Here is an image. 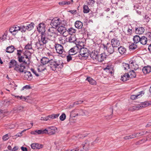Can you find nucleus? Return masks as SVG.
Listing matches in <instances>:
<instances>
[{"label": "nucleus", "mask_w": 151, "mask_h": 151, "mask_svg": "<svg viewBox=\"0 0 151 151\" xmlns=\"http://www.w3.org/2000/svg\"><path fill=\"white\" fill-rule=\"evenodd\" d=\"M142 71L144 74L148 73L151 71V67L149 66H145L143 68Z\"/></svg>", "instance_id": "obj_27"}, {"label": "nucleus", "mask_w": 151, "mask_h": 151, "mask_svg": "<svg viewBox=\"0 0 151 151\" xmlns=\"http://www.w3.org/2000/svg\"><path fill=\"white\" fill-rule=\"evenodd\" d=\"M86 80L88 81L92 85H93L95 83V81L89 77H87Z\"/></svg>", "instance_id": "obj_43"}, {"label": "nucleus", "mask_w": 151, "mask_h": 151, "mask_svg": "<svg viewBox=\"0 0 151 151\" xmlns=\"http://www.w3.org/2000/svg\"><path fill=\"white\" fill-rule=\"evenodd\" d=\"M7 35V34L6 32L4 33V34L3 36L2 37H0L1 39L3 40H5L6 39Z\"/></svg>", "instance_id": "obj_59"}, {"label": "nucleus", "mask_w": 151, "mask_h": 151, "mask_svg": "<svg viewBox=\"0 0 151 151\" xmlns=\"http://www.w3.org/2000/svg\"><path fill=\"white\" fill-rule=\"evenodd\" d=\"M76 112V113L74 114V115L73 116V117H75L76 116H83L85 115V113L84 111L82 109L74 110L72 111V112Z\"/></svg>", "instance_id": "obj_19"}, {"label": "nucleus", "mask_w": 151, "mask_h": 151, "mask_svg": "<svg viewBox=\"0 0 151 151\" xmlns=\"http://www.w3.org/2000/svg\"><path fill=\"white\" fill-rule=\"evenodd\" d=\"M80 44L83 43L82 42H79L77 44H76V46L70 49L68 52V54L73 55L76 54L79 51V46H81L80 45Z\"/></svg>", "instance_id": "obj_5"}, {"label": "nucleus", "mask_w": 151, "mask_h": 151, "mask_svg": "<svg viewBox=\"0 0 151 151\" xmlns=\"http://www.w3.org/2000/svg\"><path fill=\"white\" fill-rule=\"evenodd\" d=\"M75 26L76 28L78 29H81L82 33H85V29L84 28H82L83 24L82 22L80 21H77L75 23Z\"/></svg>", "instance_id": "obj_12"}, {"label": "nucleus", "mask_w": 151, "mask_h": 151, "mask_svg": "<svg viewBox=\"0 0 151 151\" xmlns=\"http://www.w3.org/2000/svg\"><path fill=\"white\" fill-rule=\"evenodd\" d=\"M53 128H54L53 127H50L48 128V129H47L46 133H47L50 135L55 134V129H53Z\"/></svg>", "instance_id": "obj_29"}, {"label": "nucleus", "mask_w": 151, "mask_h": 151, "mask_svg": "<svg viewBox=\"0 0 151 151\" xmlns=\"http://www.w3.org/2000/svg\"><path fill=\"white\" fill-rule=\"evenodd\" d=\"M23 107L22 106H18L17 107H15L14 109V110L15 111H23Z\"/></svg>", "instance_id": "obj_45"}, {"label": "nucleus", "mask_w": 151, "mask_h": 151, "mask_svg": "<svg viewBox=\"0 0 151 151\" xmlns=\"http://www.w3.org/2000/svg\"><path fill=\"white\" fill-rule=\"evenodd\" d=\"M89 145V142L88 140H86L83 143L82 145V146L83 148L82 151L88 150L90 149Z\"/></svg>", "instance_id": "obj_13"}, {"label": "nucleus", "mask_w": 151, "mask_h": 151, "mask_svg": "<svg viewBox=\"0 0 151 151\" xmlns=\"http://www.w3.org/2000/svg\"><path fill=\"white\" fill-rule=\"evenodd\" d=\"M142 93L144 94V93L143 91H141L139 92V94L136 95H132L131 96L130 98L132 100H135L138 98H140L141 96V94Z\"/></svg>", "instance_id": "obj_33"}, {"label": "nucleus", "mask_w": 151, "mask_h": 151, "mask_svg": "<svg viewBox=\"0 0 151 151\" xmlns=\"http://www.w3.org/2000/svg\"><path fill=\"white\" fill-rule=\"evenodd\" d=\"M48 65L51 70L55 71L57 68H63V63L62 60L51 58V60Z\"/></svg>", "instance_id": "obj_1"}, {"label": "nucleus", "mask_w": 151, "mask_h": 151, "mask_svg": "<svg viewBox=\"0 0 151 151\" xmlns=\"http://www.w3.org/2000/svg\"><path fill=\"white\" fill-rule=\"evenodd\" d=\"M9 87L14 88V90H15L16 88H15L17 86L14 82H13L12 83L9 85Z\"/></svg>", "instance_id": "obj_53"}, {"label": "nucleus", "mask_w": 151, "mask_h": 151, "mask_svg": "<svg viewBox=\"0 0 151 151\" xmlns=\"http://www.w3.org/2000/svg\"><path fill=\"white\" fill-rule=\"evenodd\" d=\"M17 29H14V27H11L9 28V32L11 33L13 32H15L16 30H17Z\"/></svg>", "instance_id": "obj_63"}, {"label": "nucleus", "mask_w": 151, "mask_h": 151, "mask_svg": "<svg viewBox=\"0 0 151 151\" xmlns=\"http://www.w3.org/2000/svg\"><path fill=\"white\" fill-rule=\"evenodd\" d=\"M118 50L119 53L121 55L124 54L126 52V49L123 46H120L118 48Z\"/></svg>", "instance_id": "obj_32"}, {"label": "nucleus", "mask_w": 151, "mask_h": 151, "mask_svg": "<svg viewBox=\"0 0 151 151\" xmlns=\"http://www.w3.org/2000/svg\"><path fill=\"white\" fill-rule=\"evenodd\" d=\"M66 117V116L65 114L63 113L60 117V119L61 121H63L65 119Z\"/></svg>", "instance_id": "obj_50"}, {"label": "nucleus", "mask_w": 151, "mask_h": 151, "mask_svg": "<svg viewBox=\"0 0 151 151\" xmlns=\"http://www.w3.org/2000/svg\"><path fill=\"white\" fill-rule=\"evenodd\" d=\"M76 40V37L73 35H71L69 37L68 41L70 42L76 43L75 42Z\"/></svg>", "instance_id": "obj_37"}, {"label": "nucleus", "mask_w": 151, "mask_h": 151, "mask_svg": "<svg viewBox=\"0 0 151 151\" xmlns=\"http://www.w3.org/2000/svg\"><path fill=\"white\" fill-rule=\"evenodd\" d=\"M18 63L14 60H11L9 63V68H15L17 65Z\"/></svg>", "instance_id": "obj_26"}, {"label": "nucleus", "mask_w": 151, "mask_h": 151, "mask_svg": "<svg viewBox=\"0 0 151 151\" xmlns=\"http://www.w3.org/2000/svg\"><path fill=\"white\" fill-rule=\"evenodd\" d=\"M90 57L94 60H97V59H98V53L97 51H95V50L93 51L92 52L90 53Z\"/></svg>", "instance_id": "obj_23"}, {"label": "nucleus", "mask_w": 151, "mask_h": 151, "mask_svg": "<svg viewBox=\"0 0 151 151\" xmlns=\"http://www.w3.org/2000/svg\"><path fill=\"white\" fill-rule=\"evenodd\" d=\"M41 120H42L47 121L50 120V118L48 117V116L45 117H42L41 118Z\"/></svg>", "instance_id": "obj_56"}, {"label": "nucleus", "mask_w": 151, "mask_h": 151, "mask_svg": "<svg viewBox=\"0 0 151 151\" xmlns=\"http://www.w3.org/2000/svg\"><path fill=\"white\" fill-rule=\"evenodd\" d=\"M80 54L81 56L84 57H88L90 53V51L87 48L81 47L79 48Z\"/></svg>", "instance_id": "obj_4"}, {"label": "nucleus", "mask_w": 151, "mask_h": 151, "mask_svg": "<svg viewBox=\"0 0 151 151\" xmlns=\"http://www.w3.org/2000/svg\"><path fill=\"white\" fill-rule=\"evenodd\" d=\"M24 77L25 79L28 81H30L32 78V75L29 71H26L24 73Z\"/></svg>", "instance_id": "obj_16"}, {"label": "nucleus", "mask_w": 151, "mask_h": 151, "mask_svg": "<svg viewBox=\"0 0 151 151\" xmlns=\"http://www.w3.org/2000/svg\"><path fill=\"white\" fill-rule=\"evenodd\" d=\"M31 88V87L29 85H26L24 86L22 88V90H23L24 89H30Z\"/></svg>", "instance_id": "obj_62"}, {"label": "nucleus", "mask_w": 151, "mask_h": 151, "mask_svg": "<svg viewBox=\"0 0 151 151\" xmlns=\"http://www.w3.org/2000/svg\"><path fill=\"white\" fill-rule=\"evenodd\" d=\"M10 136V134H7L3 137L2 139L4 141L6 140L9 138Z\"/></svg>", "instance_id": "obj_51"}, {"label": "nucleus", "mask_w": 151, "mask_h": 151, "mask_svg": "<svg viewBox=\"0 0 151 151\" xmlns=\"http://www.w3.org/2000/svg\"><path fill=\"white\" fill-rule=\"evenodd\" d=\"M18 59L19 62H22V64L24 65L29 64L30 63V60L28 56L24 53L22 56H18Z\"/></svg>", "instance_id": "obj_3"}, {"label": "nucleus", "mask_w": 151, "mask_h": 151, "mask_svg": "<svg viewBox=\"0 0 151 151\" xmlns=\"http://www.w3.org/2000/svg\"><path fill=\"white\" fill-rule=\"evenodd\" d=\"M130 64L124 63L123 64V66L125 70H128V69H130Z\"/></svg>", "instance_id": "obj_47"}, {"label": "nucleus", "mask_w": 151, "mask_h": 151, "mask_svg": "<svg viewBox=\"0 0 151 151\" xmlns=\"http://www.w3.org/2000/svg\"><path fill=\"white\" fill-rule=\"evenodd\" d=\"M150 105H151V101H145L142 103L141 104H140V107H141V109L142 108L147 107Z\"/></svg>", "instance_id": "obj_28"}, {"label": "nucleus", "mask_w": 151, "mask_h": 151, "mask_svg": "<svg viewBox=\"0 0 151 151\" xmlns=\"http://www.w3.org/2000/svg\"><path fill=\"white\" fill-rule=\"evenodd\" d=\"M129 64H130V67L132 69L134 70H137L139 68L138 65L136 64L135 62L132 60H131L129 62Z\"/></svg>", "instance_id": "obj_24"}, {"label": "nucleus", "mask_w": 151, "mask_h": 151, "mask_svg": "<svg viewBox=\"0 0 151 151\" xmlns=\"http://www.w3.org/2000/svg\"><path fill=\"white\" fill-rule=\"evenodd\" d=\"M106 55L105 53H102L99 55L98 54V59H97V61L100 62H102L106 58Z\"/></svg>", "instance_id": "obj_15"}, {"label": "nucleus", "mask_w": 151, "mask_h": 151, "mask_svg": "<svg viewBox=\"0 0 151 151\" xmlns=\"http://www.w3.org/2000/svg\"><path fill=\"white\" fill-rule=\"evenodd\" d=\"M66 32L69 34L72 35L73 34L76 32V30L72 27H70L68 29H67Z\"/></svg>", "instance_id": "obj_38"}, {"label": "nucleus", "mask_w": 151, "mask_h": 151, "mask_svg": "<svg viewBox=\"0 0 151 151\" xmlns=\"http://www.w3.org/2000/svg\"><path fill=\"white\" fill-rule=\"evenodd\" d=\"M31 70L32 71L35 75L36 76H39V75L38 73H37V72L36 70H35L34 69L32 68Z\"/></svg>", "instance_id": "obj_61"}, {"label": "nucleus", "mask_w": 151, "mask_h": 151, "mask_svg": "<svg viewBox=\"0 0 151 151\" xmlns=\"http://www.w3.org/2000/svg\"><path fill=\"white\" fill-rule=\"evenodd\" d=\"M111 45L114 47H117L120 45V42L119 40L116 38L111 39Z\"/></svg>", "instance_id": "obj_14"}, {"label": "nucleus", "mask_w": 151, "mask_h": 151, "mask_svg": "<svg viewBox=\"0 0 151 151\" xmlns=\"http://www.w3.org/2000/svg\"><path fill=\"white\" fill-rule=\"evenodd\" d=\"M60 115V114H52L51 115H48V117H50V119H54L58 118Z\"/></svg>", "instance_id": "obj_44"}, {"label": "nucleus", "mask_w": 151, "mask_h": 151, "mask_svg": "<svg viewBox=\"0 0 151 151\" xmlns=\"http://www.w3.org/2000/svg\"><path fill=\"white\" fill-rule=\"evenodd\" d=\"M139 109H141V107H140V105L137 106H134L132 107V109L134 110H138Z\"/></svg>", "instance_id": "obj_52"}, {"label": "nucleus", "mask_w": 151, "mask_h": 151, "mask_svg": "<svg viewBox=\"0 0 151 151\" xmlns=\"http://www.w3.org/2000/svg\"><path fill=\"white\" fill-rule=\"evenodd\" d=\"M26 129H24L22 131H21V132H19V133H17L16 135L14 136V137L15 136H17V137H20L22 136V133L24 132L25 131H26Z\"/></svg>", "instance_id": "obj_55"}, {"label": "nucleus", "mask_w": 151, "mask_h": 151, "mask_svg": "<svg viewBox=\"0 0 151 151\" xmlns=\"http://www.w3.org/2000/svg\"><path fill=\"white\" fill-rule=\"evenodd\" d=\"M55 47L57 53L60 54H61L63 53L64 50L63 46L59 44H55Z\"/></svg>", "instance_id": "obj_11"}, {"label": "nucleus", "mask_w": 151, "mask_h": 151, "mask_svg": "<svg viewBox=\"0 0 151 151\" xmlns=\"http://www.w3.org/2000/svg\"><path fill=\"white\" fill-rule=\"evenodd\" d=\"M45 44L43 43L42 42H41L40 40V39H38V42L36 43L35 45L37 49H40L42 48L44 46V45Z\"/></svg>", "instance_id": "obj_30"}, {"label": "nucleus", "mask_w": 151, "mask_h": 151, "mask_svg": "<svg viewBox=\"0 0 151 151\" xmlns=\"http://www.w3.org/2000/svg\"><path fill=\"white\" fill-rule=\"evenodd\" d=\"M130 74L129 76V77L130 76V77L132 78H135L136 76V73L134 72V71L133 70H132L131 71H130Z\"/></svg>", "instance_id": "obj_49"}, {"label": "nucleus", "mask_w": 151, "mask_h": 151, "mask_svg": "<svg viewBox=\"0 0 151 151\" xmlns=\"http://www.w3.org/2000/svg\"><path fill=\"white\" fill-rule=\"evenodd\" d=\"M52 53L51 52H50V53L47 52V55L48 58H51L52 59L54 58V56L52 55Z\"/></svg>", "instance_id": "obj_60"}, {"label": "nucleus", "mask_w": 151, "mask_h": 151, "mask_svg": "<svg viewBox=\"0 0 151 151\" xmlns=\"http://www.w3.org/2000/svg\"><path fill=\"white\" fill-rule=\"evenodd\" d=\"M31 148L33 149H39L43 148V145L38 143H33L31 145Z\"/></svg>", "instance_id": "obj_22"}, {"label": "nucleus", "mask_w": 151, "mask_h": 151, "mask_svg": "<svg viewBox=\"0 0 151 151\" xmlns=\"http://www.w3.org/2000/svg\"><path fill=\"white\" fill-rule=\"evenodd\" d=\"M47 132V129L44 130H38L32 131L31 134H46Z\"/></svg>", "instance_id": "obj_17"}, {"label": "nucleus", "mask_w": 151, "mask_h": 151, "mask_svg": "<svg viewBox=\"0 0 151 151\" xmlns=\"http://www.w3.org/2000/svg\"><path fill=\"white\" fill-rule=\"evenodd\" d=\"M147 133L146 132H142L139 133H134L136 137H140L141 136L143 135L146 134V133Z\"/></svg>", "instance_id": "obj_41"}, {"label": "nucleus", "mask_w": 151, "mask_h": 151, "mask_svg": "<svg viewBox=\"0 0 151 151\" xmlns=\"http://www.w3.org/2000/svg\"><path fill=\"white\" fill-rule=\"evenodd\" d=\"M25 48L26 49L28 50H29L32 49L31 43H28V44L25 46Z\"/></svg>", "instance_id": "obj_54"}, {"label": "nucleus", "mask_w": 151, "mask_h": 151, "mask_svg": "<svg viewBox=\"0 0 151 151\" xmlns=\"http://www.w3.org/2000/svg\"><path fill=\"white\" fill-rule=\"evenodd\" d=\"M15 48L13 45H12L7 47L6 50V52L9 53H12Z\"/></svg>", "instance_id": "obj_31"}, {"label": "nucleus", "mask_w": 151, "mask_h": 151, "mask_svg": "<svg viewBox=\"0 0 151 151\" xmlns=\"http://www.w3.org/2000/svg\"><path fill=\"white\" fill-rule=\"evenodd\" d=\"M145 30L144 28L139 27L136 28L135 32L137 34L142 35L143 33Z\"/></svg>", "instance_id": "obj_21"}, {"label": "nucleus", "mask_w": 151, "mask_h": 151, "mask_svg": "<svg viewBox=\"0 0 151 151\" xmlns=\"http://www.w3.org/2000/svg\"><path fill=\"white\" fill-rule=\"evenodd\" d=\"M72 55H69L67 56L66 58L67 60V61L68 62H69L72 60V57L71 56Z\"/></svg>", "instance_id": "obj_58"}, {"label": "nucleus", "mask_w": 151, "mask_h": 151, "mask_svg": "<svg viewBox=\"0 0 151 151\" xmlns=\"http://www.w3.org/2000/svg\"><path fill=\"white\" fill-rule=\"evenodd\" d=\"M129 77V76L128 73H125L124 75L122 76L121 80L124 81L127 80L128 78Z\"/></svg>", "instance_id": "obj_34"}, {"label": "nucleus", "mask_w": 151, "mask_h": 151, "mask_svg": "<svg viewBox=\"0 0 151 151\" xmlns=\"http://www.w3.org/2000/svg\"><path fill=\"white\" fill-rule=\"evenodd\" d=\"M137 43H136L134 42L132 43L129 46V48L130 50H134L136 49L137 47L136 44Z\"/></svg>", "instance_id": "obj_35"}, {"label": "nucleus", "mask_w": 151, "mask_h": 151, "mask_svg": "<svg viewBox=\"0 0 151 151\" xmlns=\"http://www.w3.org/2000/svg\"><path fill=\"white\" fill-rule=\"evenodd\" d=\"M133 40L136 43L140 42L143 45H146L148 41L147 38L145 36H142L141 37L139 35H136L133 37Z\"/></svg>", "instance_id": "obj_2"}, {"label": "nucleus", "mask_w": 151, "mask_h": 151, "mask_svg": "<svg viewBox=\"0 0 151 151\" xmlns=\"http://www.w3.org/2000/svg\"><path fill=\"white\" fill-rule=\"evenodd\" d=\"M67 22L65 20H63L62 21H61L60 24L62 25H63L65 26V25H67Z\"/></svg>", "instance_id": "obj_64"}, {"label": "nucleus", "mask_w": 151, "mask_h": 151, "mask_svg": "<svg viewBox=\"0 0 151 151\" xmlns=\"http://www.w3.org/2000/svg\"><path fill=\"white\" fill-rule=\"evenodd\" d=\"M34 23L33 22H31L30 24L26 26V29L27 30L30 31L34 28Z\"/></svg>", "instance_id": "obj_36"}, {"label": "nucleus", "mask_w": 151, "mask_h": 151, "mask_svg": "<svg viewBox=\"0 0 151 151\" xmlns=\"http://www.w3.org/2000/svg\"><path fill=\"white\" fill-rule=\"evenodd\" d=\"M103 48L104 50H107L108 52L110 54H112L114 51V49L113 46H112L110 43H107L106 45L103 44Z\"/></svg>", "instance_id": "obj_7"}, {"label": "nucleus", "mask_w": 151, "mask_h": 151, "mask_svg": "<svg viewBox=\"0 0 151 151\" xmlns=\"http://www.w3.org/2000/svg\"><path fill=\"white\" fill-rule=\"evenodd\" d=\"M58 4L60 5L63 6L64 5H69L70 4H72V3H71L69 1H62L59 2Z\"/></svg>", "instance_id": "obj_40"}, {"label": "nucleus", "mask_w": 151, "mask_h": 151, "mask_svg": "<svg viewBox=\"0 0 151 151\" xmlns=\"http://www.w3.org/2000/svg\"><path fill=\"white\" fill-rule=\"evenodd\" d=\"M67 29L65 26L62 25L58 27V31L60 32L61 34H64L66 32Z\"/></svg>", "instance_id": "obj_25"}, {"label": "nucleus", "mask_w": 151, "mask_h": 151, "mask_svg": "<svg viewBox=\"0 0 151 151\" xmlns=\"http://www.w3.org/2000/svg\"><path fill=\"white\" fill-rule=\"evenodd\" d=\"M18 29H19V30L21 31L22 32H25L26 30V27L24 26H21L20 27V28H19Z\"/></svg>", "instance_id": "obj_48"}, {"label": "nucleus", "mask_w": 151, "mask_h": 151, "mask_svg": "<svg viewBox=\"0 0 151 151\" xmlns=\"http://www.w3.org/2000/svg\"><path fill=\"white\" fill-rule=\"evenodd\" d=\"M61 20L58 17L53 18L51 21L50 25L53 27H56L60 24Z\"/></svg>", "instance_id": "obj_8"}, {"label": "nucleus", "mask_w": 151, "mask_h": 151, "mask_svg": "<svg viewBox=\"0 0 151 151\" xmlns=\"http://www.w3.org/2000/svg\"><path fill=\"white\" fill-rule=\"evenodd\" d=\"M55 30L56 29H54V27H51L48 29L47 33V38L50 40H52L55 37L56 34Z\"/></svg>", "instance_id": "obj_6"}, {"label": "nucleus", "mask_w": 151, "mask_h": 151, "mask_svg": "<svg viewBox=\"0 0 151 151\" xmlns=\"http://www.w3.org/2000/svg\"><path fill=\"white\" fill-rule=\"evenodd\" d=\"M134 133L133 134H131L129 136H127L124 137V139L125 140L130 139L134 138L136 137Z\"/></svg>", "instance_id": "obj_39"}, {"label": "nucleus", "mask_w": 151, "mask_h": 151, "mask_svg": "<svg viewBox=\"0 0 151 151\" xmlns=\"http://www.w3.org/2000/svg\"><path fill=\"white\" fill-rule=\"evenodd\" d=\"M146 37L147 38V40L151 41V32H148L145 34Z\"/></svg>", "instance_id": "obj_46"}, {"label": "nucleus", "mask_w": 151, "mask_h": 151, "mask_svg": "<svg viewBox=\"0 0 151 151\" xmlns=\"http://www.w3.org/2000/svg\"><path fill=\"white\" fill-rule=\"evenodd\" d=\"M83 102V101H76L73 104V106H74L75 105H78L79 104H82Z\"/></svg>", "instance_id": "obj_57"}, {"label": "nucleus", "mask_w": 151, "mask_h": 151, "mask_svg": "<svg viewBox=\"0 0 151 151\" xmlns=\"http://www.w3.org/2000/svg\"><path fill=\"white\" fill-rule=\"evenodd\" d=\"M25 65L21 64L19 65L18 63L17 65L14 68V70L17 72L22 73L24 72V69L25 68Z\"/></svg>", "instance_id": "obj_9"}, {"label": "nucleus", "mask_w": 151, "mask_h": 151, "mask_svg": "<svg viewBox=\"0 0 151 151\" xmlns=\"http://www.w3.org/2000/svg\"><path fill=\"white\" fill-rule=\"evenodd\" d=\"M46 35L45 33L41 34V38L40 40L43 44H46L48 42L47 39H49L48 38H47V36H46Z\"/></svg>", "instance_id": "obj_18"}, {"label": "nucleus", "mask_w": 151, "mask_h": 151, "mask_svg": "<svg viewBox=\"0 0 151 151\" xmlns=\"http://www.w3.org/2000/svg\"><path fill=\"white\" fill-rule=\"evenodd\" d=\"M51 58H48L46 57H43L41 59L40 61L42 64L43 65L47 64H49V62L50 61Z\"/></svg>", "instance_id": "obj_20"}, {"label": "nucleus", "mask_w": 151, "mask_h": 151, "mask_svg": "<svg viewBox=\"0 0 151 151\" xmlns=\"http://www.w3.org/2000/svg\"><path fill=\"white\" fill-rule=\"evenodd\" d=\"M37 30L41 34L45 33V24L43 23L39 24L37 27Z\"/></svg>", "instance_id": "obj_10"}, {"label": "nucleus", "mask_w": 151, "mask_h": 151, "mask_svg": "<svg viewBox=\"0 0 151 151\" xmlns=\"http://www.w3.org/2000/svg\"><path fill=\"white\" fill-rule=\"evenodd\" d=\"M83 12L84 13H88L90 10L88 6L86 5L83 6Z\"/></svg>", "instance_id": "obj_42"}]
</instances>
